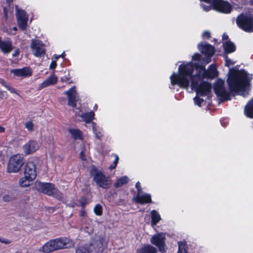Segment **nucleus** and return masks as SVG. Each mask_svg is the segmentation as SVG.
<instances>
[{
  "label": "nucleus",
  "mask_w": 253,
  "mask_h": 253,
  "mask_svg": "<svg viewBox=\"0 0 253 253\" xmlns=\"http://www.w3.org/2000/svg\"><path fill=\"white\" fill-rule=\"evenodd\" d=\"M201 58L200 54L195 53L192 56V62H180L177 72H173L169 77L171 85H177L186 89L190 87L197 95H208L211 86L205 79L216 77L217 71L214 65H211L208 70L205 66L199 65Z\"/></svg>",
  "instance_id": "obj_1"
},
{
  "label": "nucleus",
  "mask_w": 253,
  "mask_h": 253,
  "mask_svg": "<svg viewBox=\"0 0 253 253\" xmlns=\"http://www.w3.org/2000/svg\"><path fill=\"white\" fill-rule=\"evenodd\" d=\"M252 79V75L244 70L232 68L229 69L227 83L231 91L245 97L248 94V90Z\"/></svg>",
  "instance_id": "obj_2"
},
{
  "label": "nucleus",
  "mask_w": 253,
  "mask_h": 253,
  "mask_svg": "<svg viewBox=\"0 0 253 253\" xmlns=\"http://www.w3.org/2000/svg\"><path fill=\"white\" fill-rule=\"evenodd\" d=\"M91 175L93 177V180L96 184L99 187L107 189L111 185V181L108 178L106 177L102 172L92 166L90 170Z\"/></svg>",
  "instance_id": "obj_3"
},
{
  "label": "nucleus",
  "mask_w": 253,
  "mask_h": 253,
  "mask_svg": "<svg viewBox=\"0 0 253 253\" xmlns=\"http://www.w3.org/2000/svg\"><path fill=\"white\" fill-rule=\"evenodd\" d=\"M24 164V158L22 154H16L11 156L7 165V171L9 173H17L21 169Z\"/></svg>",
  "instance_id": "obj_4"
},
{
  "label": "nucleus",
  "mask_w": 253,
  "mask_h": 253,
  "mask_svg": "<svg viewBox=\"0 0 253 253\" xmlns=\"http://www.w3.org/2000/svg\"><path fill=\"white\" fill-rule=\"evenodd\" d=\"M237 24L246 32L253 31V16L252 15H241L237 19Z\"/></svg>",
  "instance_id": "obj_5"
},
{
  "label": "nucleus",
  "mask_w": 253,
  "mask_h": 253,
  "mask_svg": "<svg viewBox=\"0 0 253 253\" xmlns=\"http://www.w3.org/2000/svg\"><path fill=\"white\" fill-rule=\"evenodd\" d=\"M35 184L36 188L39 191L48 195L57 197L60 194L58 190L51 183L36 182Z\"/></svg>",
  "instance_id": "obj_6"
},
{
  "label": "nucleus",
  "mask_w": 253,
  "mask_h": 253,
  "mask_svg": "<svg viewBox=\"0 0 253 253\" xmlns=\"http://www.w3.org/2000/svg\"><path fill=\"white\" fill-rule=\"evenodd\" d=\"M165 237L166 234L161 232L154 235L150 239L151 243L157 247L159 251L162 253L165 252L166 250Z\"/></svg>",
  "instance_id": "obj_7"
},
{
  "label": "nucleus",
  "mask_w": 253,
  "mask_h": 253,
  "mask_svg": "<svg viewBox=\"0 0 253 253\" xmlns=\"http://www.w3.org/2000/svg\"><path fill=\"white\" fill-rule=\"evenodd\" d=\"M33 54L36 57H41L45 54L44 43L38 40H32L30 45Z\"/></svg>",
  "instance_id": "obj_8"
},
{
  "label": "nucleus",
  "mask_w": 253,
  "mask_h": 253,
  "mask_svg": "<svg viewBox=\"0 0 253 253\" xmlns=\"http://www.w3.org/2000/svg\"><path fill=\"white\" fill-rule=\"evenodd\" d=\"M198 49L202 53L204 54L207 57L205 60L203 61L207 64L211 62V57L214 53V49L213 46L207 43H201L198 44Z\"/></svg>",
  "instance_id": "obj_9"
},
{
  "label": "nucleus",
  "mask_w": 253,
  "mask_h": 253,
  "mask_svg": "<svg viewBox=\"0 0 253 253\" xmlns=\"http://www.w3.org/2000/svg\"><path fill=\"white\" fill-rule=\"evenodd\" d=\"M214 91L218 97L224 100L229 99V94L228 92L224 87V82L223 80L218 79L215 82L214 85Z\"/></svg>",
  "instance_id": "obj_10"
},
{
  "label": "nucleus",
  "mask_w": 253,
  "mask_h": 253,
  "mask_svg": "<svg viewBox=\"0 0 253 253\" xmlns=\"http://www.w3.org/2000/svg\"><path fill=\"white\" fill-rule=\"evenodd\" d=\"M38 142L34 140H30L22 146V150L25 155L33 154L40 149Z\"/></svg>",
  "instance_id": "obj_11"
},
{
  "label": "nucleus",
  "mask_w": 253,
  "mask_h": 253,
  "mask_svg": "<svg viewBox=\"0 0 253 253\" xmlns=\"http://www.w3.org/2000/svg\"><path fill=\"white\" fill-rule=\"evenodd\" d=\"M64 94L67 96L68 99V105L73 107H75L76 106L78 97L76 87L75 86L71 87L69 90L65 91Z\"/></svg>",
  "instance_id": "obj_12"
},
{
  "label": "nucleus",
  "mask_w": 253,
  "mask_h": 253,
  "mask_svg": "<svg viewBox=\"0 0 253 253\" xmlns=\"http://www.w3.org/2000/svg\"><path fill=\"white\" fill-rule=\"evenodd\" d=\"M16 16L19 27L22 30H25L27 26L28 17L24 11L18 9L17 6H16Z\"/></svg>",
  "instance_id": "obj_13"
},
{
  "label": "nucleus",
  "mask_w": 253,
  "mask_h": 253,
  "mask_svg": "<svg viewBox=\"0 0 253 253\" xmlns=\"http://www.w3.org/2000/svg\"><path fill=\"white\" fill-rule=\"evenodd\" d=\"M10 73L14 77L25 78L30 77L32 74V71L29 67H24L21 69H15L10 70Z\"/></svg>",
  "instance_id": "obj_14"
},
{
  "label": "nucleus",
  "mask_w": 253,
  "mask_h": 253,
  "mask_svg": "<svg viewBox=\"0 0 253 253\" xmlns=\"http://www.w3.org/2000/svg\"><path fill=\"white\" fill-rule=\"evenodd\" d=\"M133 200L136 203L141 204H146L152 202L151 195L144 192L137 193V195L133 198Z\"/></svg>",
  "instance_id": "obj_15"
},
{
  "label": "nucleus",
  "mask_w": 253,
  "mask_h": 253,
  "mask_svg": "<svg viewBox=\"0 0 253 253\" xmlns=\"http://www.w3.org/2000/svg\"><path fill=\"white\" fill-rule=\"evenodd\" d=\"M57 250L71 248L74 246L73 242L66 237L59 238L54 239Z\"/></svg>",
  "instance_id": "obj_16"
},
{
  "label": "nucleus",
  "mask_w": 253,
  "mask_h": 253,
  "mask_svg": "<svg viewBox=\"0 0 253 253\" xmlns=\"http://www.w3.org/2000/svg\"><path fill=\"white\" fill-rule=\"evenodd\" d=\"M24 175L35 179L37 176L36 166L34 162H28L24 167Z\"/></svg>",
  "instance_id": "obj_17"
},
{
  "label": "nucleus",
  "mask_w": 253,
  "mask_h": 253,
  "mask_svg": "<svg viewBox=\"0 0 253 253\" xmlns=\"http://www.w3.org/2000/svg\"><path fill=\"white\" fill-rule=\"evenodd\" d=\"M57 81L58 78L54 74V71H53L48 78L39 84L38 89L41 90L49 86L54 85L57 83Z\"/></svg>",
  "instance_id": "obj_18"
},
{
  "label": "nucleus",
  "mask_w": 253,
  "mask_h": 253,
  "mask_svg": "<svg viewBox=\"0 0 253 253\" xmlns=\"http://www.w3.org/2000/svg\"><path fill=\"white\" fill-rule=\"evenodd\" d=\"M56 245L55 240H52L46 243L42 247L41 250L44 253H49L55 250H58Z\"/></svg>",
  "instance_id": "obj_19"
},
{
  "label": "nucleus",
  "mask_w": 253,
  "mask_h": 253,
  "mask_svg": "<svg viewBox=\"0 0 253 253\" xmlns=\"http://www.w3.org/2000/svg\"><path fill=\"white\" fill-rule=\"evenodd\" d=\"M157 249L150 245H144L138 248L136 253H157Z\"/></svg>",
  "instance_id": "obj_20"
},
{
  "label": "nucleus",
  "mask_w": 253,
  "mask_h": 253,
  "mask_svg": "<svg viewBox=\"0 0 253 253\" xmlns=\"http://www.w3.org/2000/svg\"><path fill=\"white\" fill-rule=\"evenodd\" d=\"M75 114L76 116H80L82 118L83 121H84L86 124L90 123H91L92 121L94 119L95 116L94 113L93 111L83 113L81 115L78 114L77 112H76Z\"/></svg>",
  "instance_id": "obj_21"
},
{
  "label": "nucleus",
  "mask_w": 253,
  "mask_h": 253,
  "mask_svg": "<svg viewBox=\"0 0 253 253\" xmlns=\"http://www.w3.org/2000/svg\"><path fill=\"white\" fill-rule=\"evenodd\" d=\"M35 179L24 175L19 181V185L22 187H27L31 185Z\"/></svg>",
  "instance_id": "obj_22"
},
{
  "label": "nucleus",
  "mask_w": 253,
  "mask_h": 253,
  "mask_svg": "<svg viewBox=\"0 0 253 253\" xmlns=\"http://www.w3.org/2000/svg\"><path fill=\"white\" fill-rule=\"evenodd\" d=\"M68 131L73 139L80 140L83 139V133L80 129L70 128L68 129Z\"/></svg>",
  "instance_id": "obj_23"
},
{
  "label": "nucleus",
  "mask_w": 253,
  "mask_h": 253,
  "mask_svg": "<svg viewBox=\"0 0 253 253\" xmlns=\"http://www.w3.org/2000/svg\"><path fill=\"white\" fill-rule=\"evenodd\" d=\"M245 115L250 118H253V99L245 107Z\"/></svg>",
  "instance_id": "obj_24"
},
{
  "label": "nucleus",
  "mask_w": 253,
  "mask_h": 253,
  "mask_svg": "<svg viewBox=\"0 0 253 253\" xmlns=\"http://www.w3.org/2000/svg\"><path fill=\"white\" fill-rule=\"evenodd\" d=\"M223 46L224 51L227 53H230L234 52L236 49V46L234 44L230 41L225 42L223 43Z\"/></svg>",
  "instance_id": "obj_25"
},
{
  "label": "nucleus",
  "mask_w": 253,
  "mask_h": 253,
  "mask_svg": "<svg viewBox=\"0 0 253 253\" xmlns=\"http://www.w3.org/2000/svg\"><path fill=\"white\" fill-rule=\"evenodd\" d=\"M151 224L153 226L156 225L161 219L159 212L156 210H153L151 212Z\"/></svg>",
  "instance_id": "obj_26"
},
{
  "label": "nucleus",
  "mask_w": 253,
  "mask_h": 253,
  "mask_svg": "<svg viewBox=\"0 0 253 253\" xmlns=\"http://www.w3.org/2000/svg\"><path fill=\"white\" fill-rule=\"evenodd\" d=\"M91 126L93 133L95 134L96 138L101 139L103 136L102 129L96 126V124L94 122L91 123Z\"/></svg>",
  "instance_id": "obj_27"
},
{
  "label": "nucleus",
  "mask_w": 253,
  "mask_h": 253,
  "mask_svg": "<svg viewBox=\"0 0 253 253\" xmlns=\"http://www.w3.org/2000/svg\"><path fill=\"white\" fill-rule=\"evenodd\" d=\"M128 178L126 176H124L120 178H118L116 182L114 183V186L115 187H120L123 185L126 184L128 181Z\"/></svg>",
  "instance_id": "obj_28"
},
{
  "label": "nucleus",
  "mask_w": 253,
  "mask_h": 253,
  "mask_svg": "<svg viewBox=\"0 0 253 253\" xmlns=\"http://www.w3.org/2000/svg\"><path fill=\"white\" fill-rule=\"evenodd\" d=\"M96 245L98 252H102L107 247V243L103 239H99L97 240Z\"/></svg>",
  "instance_id": "obj_29"
},
{
  "label": "nucleus",
  "mask_w": 253,
  "mask_h": 253,
  "mask_svg": "<svg viewBox=\"0 0 253 253\" xmlns=\"http://www.w3.org/2000/svg\"><path fill=\"white\" fill-rule=\"evenodd\" d=\"M178 250L177 253H188L187 252L188 247L184 242H180L178 243Z\"/></svg>",
  "instance_id": "obj_30"
},
{
  "label": "nucleus",
  "mask_w": 253,
  "mask_h": 253,
  "mask_svg": "<svg viewBox=\"0 0 253 253\" xmlns=\"http://www.w3.org/2000/svg\"><path fill=\"white\" fill-rule=\"evenodd\" d=\"M24 126H25V127L29 132H32V131H33L34 130V125L31 121H28V122H26L24 124Z\"/></svg>",
  "instance_id": "obj_31"
},
{
  "label": "nucleus",
  "mask_w": 253,
  "mask_h": 253,
  "mask_svg": "<svg viewBox=\"0 0 253 253\" xmlns=\"http://www.w3.org/2000/svg\"><path fill=\"white\" fill-rule=\"evenodd\" d=\"M94 213L97 215H101L102 213V206L99 204L96 205L93 209Z\"/></svg>",
  "instance_id": "obj_32"
},
{
  "label": "nucleus",
  "mask_w": 253,
  "mask_h": 253,
  "mask_svg": "<svg viewBox=\"0 0 253 253\" xmlns=\"http://www.w3.org/2000/svg\"><path fill=\"white\" fill-rule=\"evenodd\" d=\"M76 253H89L88 249L84 247L81 246L78 247L76 251Z\"/></svg>",
  "instance_id": "obj_33"
},
{
  "label": "nucleus",
  "mask_w": 253,
  "mask_h": 253,
  "mask_svg": "<svg viewBox=\"0 0 253 253\" xmlns=\"http://www.w3.org/2000/svg\"><path fill=\"white\" fill-rule=\"evenodd\" d=\"M194 100L195 104L198 106H201L202 104L204 102V100L199 98L198 96L194 98Z\"/></svg>",
  "instance_id": "obj_34"
},
{
  "label": "nucleus",
  "mask_w": 253,
  "mask_h": 253,
  "mask_svg": "<svg viewBox=\"0 0 253 253\" xmlns=\"http://www.w3.org/2000/svg\"><path fill=\"white\" fill-rule=\"evenodd\" d=\"M225 65L228 67L230 66L234 65L236 62L232 60L231 59L228 58L227 56L225 57Z\"/></svg>",
  "instance_id": "obj_35"
},
{
  "label": "nucleus",
  "mask_w": 253,
  "mask_h": 253,
  "mask_svg": "<svg viewBox=\"0 0 253 253\" xmlns=\"http://www.w3.org/2000/svg\"><path fill=\"white\" fill-rule=\"evenodd\" d=\"M114 156L115 157V160H114V162H113V165L109 167V169L111 170L115 169L116 167L117 163H118V161H119V157H118L117 155H114Z\"/></svg>",
  "instance_id": "obj_36"
},
{
  "label": "nucleus",
  "mask_w": 253,
  "mask_h": 253,
  "mask_svg": "<svg viewBox=\"0 0 253 253\" xmlns=\"http://www.w3.org/2000/svg\"><path fill=\"white\" fill-rule=\"evenodd\" d=\"M6 88L11 93L19 95L18 91L10 84L6 87Z\"/></svg>",
  "instance_id": "obj_37"
},
{
  "label": "nucleus",
  "mask_w": 253,
  "mask_h": 253,
  "mask_svg": "<svg viewBox=\"0 0 253 253\" xmlns=\"http://www.w3.org/2000/svg\"><path fill=\"white\" fill-rule=\"evenodd\" d=\"M80 157L81 160L83 162L84 165V162L87 161V158L84 154V153L83 150H82L80 153Z\"/></svg>",
  "instance_id": "obj_38"
},
{
  "label": "nucleus",
  "mask_w": 253,
  "mask_h": 253,
  "mask_svg": "<svg viewBox=\"0 0 253 253\" xmlns=\"http://www.w3.org/2000/svg\"><path fill=\"white\" fill-rule=\"evenodd\" d=\"M56 66H57V63L56 62V60H52L50 64L49 69H52V70H54L55 68L56 67ZM53 71H54V70H53Z\"/></svg>",
  "instance_id": "obj_39"
},
{
  "label": "nucleus",
  "mask_w": 253,
  "mask_h": 253,
  "mask_svg": "<svg viewBox=\"0 0 253 253\" xmlns=\"http://www.w3.org/2000/svg\"><path fill=\"white\" fill-rule=\"evenodd\" d=\"M80 203L82 207H84L87 204V200L85 198H83L80 199Z\"/></svg>",
  "instance_id": "obj_40"
},
{
  "label": "nucleus",
  "mask_w": 253,
  "mask_h": 253,
  "mask_svg": "<svg viewBox=\"0 0 253 253\" xmlns=\"http://www.w3.org/2000/svg\"><path fill=\"white\" fill-rule=\"evenodd\" d=\"M135 187L137 190V193H139V192L140 193L143 192L141 188L140 183L139 182H137L136 183Z\"/></svg>",
  "instance_id": "obj_41"
},
{
  "label": "nucleus",
  "mask_w": 253,
  "mask_h": 253,
  "mask_svg": "<svg viewBox=\"0 0 253 253\" xmlns=\"http://www.w3.org/2000/svg\"><path fill=\"white\" fill-rule=\"evenodd\" d=\"M0 84L4 86L6 88L8 86V85L9 84L8 83H7L6 82H5L4 80H3L2 79H0Z\"/></svg>",
  "instance_id": "obj_42"
},
{
  "label": "nucleus",
  "mask_w": 253,
  "mask_h": 253,
  "mask_svg": "<svg viewBox=\"0 0 253 253\" xmlns=\"http://www.w3.org/2000/svg\"><path fill=\"white\" fill-rule=\"evenodd\" d=\"M80 216L81 217H84V219H85V220L87 219V216H86V212L84 210H82L81 211Z\"/></svg>",
  "instance_id": "obj_43"
},
{
  "label": "nucleus",
  "mask_w": 253,
  "mask_h": 253,
  "mask_svg": "<svg viewBox=\"0 0 253 253\" xmlns=\"http://www.w3.org/2000/svg\"><path fill=\"white\" fill-rule=\"evenodd\" d=\"M210 37V34L209 32H204L203 33V37L204 38H209Z\"/></svg>",
  "instance_id": "obj_44"
},
{
  "label": "nucleus",
  "mask_w": 253,
  "mask_h": 253,
  "mask_svg": "<svg viewBox=\"0 0 253 253\" xmlns=\"http://www.w3.org/2000/svg\"><path fill=\"white\" fill-rule=\"evenodd\" d=\"M17 28L16 27H14L13 28L12 30L10 29L9 31H8V32L10 34L14 35L15 34Z\"/></svg>",
  "instance_id": "obj_45"
},
{
  "label": "nucleus",
  "mask_w": 253,
  "mask_h": 253,
  "mask_svg": "<svg viewBox=\"0 0 253 253\" xmlns=\"http://www.w3.org/2000/svg\"><path fill=\"white\" fill-rule=\"evenodd\" d=\"M19 54V50L18 49H16L14 50V52L12 54L13 57L17 56Z\"/></svg>",
  "instance_id": "obj_46"
},
{
  "label": "nucleus",
  "mask_w": 253,
  "mask_h": 253,
  "mask_svg": "<svg viewBox=\"0 0 253 253\" xmlns=\"http://www.w3.org/2000/svg\"><path fill=\"white\" fill-rule=\"evenodd\" d=\"M203 8V9L206 11H208L209 10H210L211 9V6H205L204 5H202Z\"/></svg>",
  "instance_id": "obj_47"
},
{
  "label": "nucleus",
  "mask_w": 253,
  "mask_h": 253,
  "mask_svg": "<svg viewBox=\"0 0 253 253\" xmlns=\"http://www.w3.org/2000/svg\"><path fill=\"white\" fill-rule=\"evenodd\" d=\"M3 13H4V17H5V19H7L8 17V13H7L6 8H5V7L3 8Z\"/></svg>",
  "instance_id": "obj_48"
},
{
  "label": "nucleus",
  "mask_w": 253,
  "mask_h": 253,
  "mask_svg": "<svg viewBox=\"0 0 253 253\" xmlns=\"http://www.w3.org/2000/svg\"><path fill=\"white\" fill-rule=\"evenodd\" d=\"M5 131V128L3 126L0 125V133H4Z\"/></svg>",
  "instance_id": "obj_49"
},
{
  "label": "nucleus",
  "mask_w": 253,
  "mask_h": 253,
  "mask_svg": "<svg viewBox=\"0 0 253 253\" xmlns=\"http://www.w3.org/2000/svg\"><path fill=\"white\" fill-rule=\"evenodd\" d=\"M84 230L88 233H90L92 232V229L91 227L88 229L86 228H84Z\"/></svg>",
  "instance_id": "obj_50"
},
{
  "label": "nucleus",
  "mask_w": 253,
  "mask_h": 253,
  "mask_svg": "<svg viewBox=\"0 0 253 253\" xmlns=\"http://www.w3.org/2000/svg\"><path fill=\"white\" fill-rule=\"evenodd\" d=\"M4 97L3 91L0 90V99H1Z\"/></svg>",
  "instance_id": "obj_51"
},
{
  "label": "nucleus",
  "mask_w": 253,
  "mask_h": 253,
  "mask_svg": "<svg viewBox=\"0 0 253 253\" xmlns=\"http://www.w3.org/2000/svg\"><path fill=\"white\" fill-rule=\"evenodd\" d=\"M228 36L226 34H223L222 36V39L223 40H227L228 39Z\"/></svg>",
  "instance_id": "obj_52"
},
{
  "label": "nucleus",
  "mask_w": 253,
  "mask_h": 253,
  "mask_svg": "<svg viewBox=\"0 0 253 253\" xmlns=\"http://www.w3.org/2000/svg\"><path fill=\"white\" fill-rule=\"evenodd\" d=\"M54 60H56V61H57V60H58V59L59 58H60V56L55 55H54Z\"/></svg>",
  "instance_id": "obj_53"
},
{
  "label": "nucleus",
  "mask_w": 253,
  "mask_h": 253,
  "mask_svg": "<svg viewBox=\"0 0 253 253\" xmlns=\"http://www.w3.org/2000/svg\"><path fill=\"white\" fill-rule=\"evenodd\" d=\"M13 0H6V1L8 3H10L12 2Z\"/></svg>",
  "instance_id": "obj_54"
},
{
  "label": "nucleus",
  "mask_w": 253,
  "mask_h": 253,
  "mask_svg": "<svg viewBox=\"0 0 253 253\" xmlns=\"http://www.w3.org/2000/svg\"><path fill=\"white\" fill-rule=\"evenodd\" d=\"M59 56H60V57H64V54H62L61 55H59Z\"/></svg>",
  "instance_id": "obj_55"
},
{
  "label": "nucleus",
  "mask_w": 253,
  "mask_h": 253,
  "mask_svg": "<svg viewBox=\"0 0 253 253\" xmlns=\"http://www.w3.org/2000/svg\"><path fill=\"white\" fill-rule=\"evenodd\" d=\"M61 80L63 81V82H66V81L65 80H64V78H62L61 79Z\"/></svg>",
  "instance_id": "obj_56"
},
{
  "label": "nucleus",
  "mask_w": 253,
  "mask_h": 253,
  "mask_svg": "<svg viewBox=\"0 0 253 253\" xmlns=\"http://www.w3.org/2000/svg\"><path fill=\"white\" fill-rule=\"evenodd\" d=\"M50 141H52H52H53V137H51V138H50Z\"/></svg>",
  "instance_id": "obj_57"
},
{
  "label": "nucleus",
  "mask_w": 253,
  "mask_h": 253,
  "mask_svg": "<svg viewBox=\"0 0 253 253\" xmlns=\"http://www.w3.org/2000/svg\"><path fill=\"white\" fill-rule=\"evenodd\" d=\"M2 156V152L1 151H0V158Z\"/></svg>",
  "instance_id": "obj_58"
},
{
  "label": "nucleus",
  "mask_w": 253,
  "mask_h": 253,
  "mask_svg": "<svg viewBox=\"0 0 253 253\" xmlns=\"http://www.w3.org/2000/svg\"><path fill=\"white\" fill-rule=\"evenodd\" d=\"M251 2L253 4V0H250Z\"/></svg>",
  "instance_id": "obj_59"
}]
</instances>
